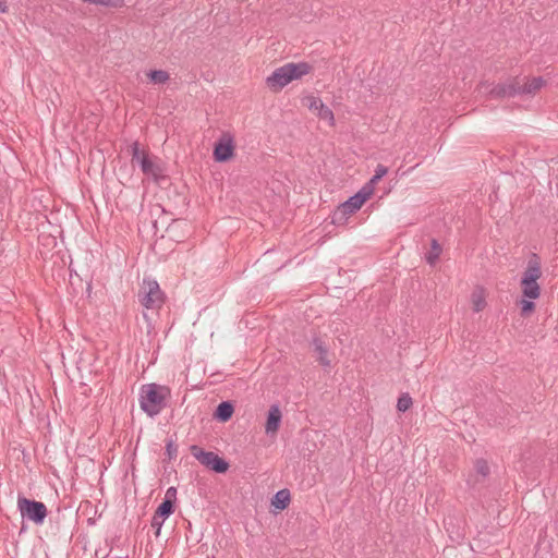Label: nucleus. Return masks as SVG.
I'll return each mask as SVG.
<instances>
[{"label": "nucleus", "instance_id": "nucleus-2", "mask_svg": "<svg viewBox=\"0 0 558 558\" xmlns=\"http://www.w3.org/2000/svg\"><path fill=\"white\" fill-rule=\"evenodd\" d=\"M311 66L305 62L287 63L276 69L271 75L266 78L267 86L274 90H280L293 80L306 75Z\"/></svg>", "mask_w": 558, "mask_h": 558}, {"label": "nucleus", "instance_id": "nucleus-29", "mask_svg": "<svg viewBox=\"0 0 558 558\" xmlns=\"http://www.w3.org/2000/svg\"><path fill=\"white\" fill-rule=\"evenodd\" d=\"M8 11V4L4 0H0V12L5 13Z\"/></svg>", "mask_w": 558, "mask_h": 558}, {"label": "nucleus", "instance_id": "nucleus-17", "mask_svg": "<svg viewBox=\"0 0 558 558\" xmlns=\"http://www.w3.org/2000/svg\"><path fill=\"white\" fill-rule=\"evenodd\" d=\"M313 345L315 352L318 354V361L324 366H329L330 362L327 357L328 350L319 338H314Z\"/></svg>", "mask_w": 558, "mask_h": 558}, {"label": "nucleus", "instance_id": "nucleus-11", "mask_svg": "<svg viewBox=\"0 0 558 558\" xmlns=\"http://www.w3.org/2000/svg\"><path fill=\"white\" fill-rule=\"evenodd\" d=\"M282 414L278 404H272L268 411L265 425L266 434H275L279 429Z\"/></svg>", "mask_w": 558, "mask_h": 558}, {"label": "nucleus", "instance_id": "nucleus-22", "mask_svg": "<svg viewBox=\"0 0 558 558\" xmlns=\"http://www.w3.org/2000/svg\"><path fill=\"white\" fill-rule=\"evenodd\" d=\"M388 173V168L381 163L377 165L375 168V173L369 180V182L366 185L373 186L375 183H377L383 177H385Z\"/></svg>", "mask_w": 558, "mask_h": 558}, {"label": "nucleus", "instance_id": "nucleus-14", "mask_svg": "<svg viewBox=\"0 0 558 558\" xmlns=\"http://www.w3.org/2000/svg\"><path fill=\"white\" fill-rule=\"evenodd\" d=\"M233 405L229 401H222L215 411V417L220 422H227L233 414Z\"/></svg>", "mask_w": 558, "mask_h": 558}, {"label": "nucleus", "instance_id": "nucleus-10", "mask_svg": "<svg viewBox=\"0 0 558 558\" xmlns=\"http://www.w3.org/2000/svg\"><path fill=\"white\" fill-rule=\"evenodd\" d=\"M307 105L311 110L317 112V116L320 119L328 121L331 125L333 124V122H335L333 112L331 111V109L328 106H326L322 101L320 98L314 97V96L308 97Z\"/></svg>", "mask_w": 558, "mask_h": 558}, {"label": "nucleus", "instance_id": "nucleus-15", "mask_svg": "<svg viewBox=\"0 0 558 558\" xmlns=\"http://www.w3.org/2000/svg\"><path fill=\"white\" fill-rule=\"evenodd\" d=\"M290 497L291 495L289 489H280L271 499V505L278 510H283L289 506Z\"/></svg>", "mask_w": 558, "mask_h": 558}, {"label": "nucleus", "instance_id": "nucleus-18", "mask_svg": "<svg viewBox=\"0 0 558 558\" xmlns=\"http://www.w3.org/2000/svg\"><path fill=\"white\" fill-rule=\"evenodd\" d=\"M173 501L169 499H163V501L158 506L154 514L167 519L173 513Z\"/></svg>", "mask_w": 558, "mask_h": 558}, {"label": "nucleus", "instance_id": "nucleus-28", "mask_svg": "<svg viewBox=\"0 0 558 558\" xmlns=\"http://www.w3.org/2000/svg\"><path fill=\"white\" fill-rule=\"evenodd\" d=\"M175 496H177V489L175 487H169L166 492V497L165 499H169V500H172V499H175Z\"/></svg>", "mask_w": 558, "mask_h": 558}, {"label": "nucleus", "instance_id": "nucleus-5", "mask_svg": "<svg viewBox=\"0 0 558 558\" xmlns=\"http://www.w3.org/2000/svg\"><path fill=\"white\" fill-rule=\"evenodd\" d=\"M373 192V186L364 185L357 193L349 197V199H347L338 207L337 211L332 217V222L338 221L339 215H341V218H344L357 211L363 206V204L372 196Z\"/></svg>", "mask_w": 558, "mask_h": 558}, {"label": "nucleus", "instance_id": "nucleus-8", "mask_svg": "<svg viewBox=\"0 0 558 558\" xmlns=\"http://www.w3.org/2000/svg\"><path fill=\"white\" fill-rule=\"evenodd\" d=\"M144 284L143 291L138 293L140 303L148 310L159 307L162 303V292L159 284L154 280H144Z\"/></svg>", "mask_w": 558, "mask_h": 558}, {"label": "nucleus", "instance_id": "nucleus-12", "mask_svg": "<svg viewBox=\"0 0 558 558\" xmlns=\"http://www.w3.org/2000/svg\"><path fill=\"white\" fill-rule=\"evenodd\" d=\"M137 165L144 174L154 178L156 181L161 175V168L148 155H143Z\"/></svg>", "mask_w": 558, "mask_h": 558}, {"label": "nucleus", "instance_id": "nucleus-9", "mask_svg": "<svg viewBox=\"0 0 558 558\" xmlns=\"http://www.w3.org/2000/svg\"><path fill=\"white\" fill-rule=\"evenodd\" d=\"M233 150L234 145L232 136L229 134H223L215 145L214 158L218 162H225L232 157Z\"/></svg>", "mask_w": 558, "mask_h": 558}, {"label": "nucleus", "instance_id": "nucleus-23", "mask_svg": "<svg viewBox=\"0 0 558 558\" xmlns=\"http://www.w3.org/2000/svg\"><path fill=\"white\" fill-rule=\"evenodd\" d=\"M520 308H521L522 316H529L535 310V304H534L533 300L523 298L520 301Z\"/></svg>", "mask_w": 558, "mask_h": 558}, {"label": "nucleus", "instance_id": "nucleus-20", "mask_svg": "<svg viewBox=\"0 0 558 558\" xmlns=\"http://www.w3.org/2000/svg\"><path fill=\"white\" fill-rule=\"evenodd\" d=\"M441 253V247L438 242L434 239L432 240V246L429 253L426 255V260L429 265H434L436 260L439 258Z\"/></svg>", "mask_w": 558, "mask_h": 558}, {"label": "nucleus", "instance_id": "nucleus-24", "mask_svg": "<svg viewBox=\"0 0 558 558\" xmlns=\"http://www.w3.org/2000/svg\"><path fill=\"white\" fill-rule=\"evenodd\" d=\"M166 453L170 460L174 459L178 454V446H177L175 441L171 438L167 440Z\"/></svg>", "mask_w": 558, "mask_h": 558}, {"label": "nucleus", "instance_id": "nucleus-25", "mask_svg": "<svg viewBox=\"0 0 558 558\" xmlns=\"http://www.w3.org/2000/svg\"><path fill=\"white\" fill-rule=\"evenodd\" d=\"M132 150V161L138 163L143 155H147L146 153L141 151L140 144L134 142L131 146Z\"/></svg>", "mask_w": 558, "mask_h": 558}, {"label": "nucleus", "instance_id": "nucleus-4", "mask_svg": "<svg viewBox=\"0 0 558 558\" xmlns=\"http://www.w3.org/2000/svg\"><path fill=\"white\" fill-rule=\"evenodd\" d=\"M17 509L23 519H27L37 525H41L47 517V507L44 502L31 500L26 497L19 496Z\"/></svg>", "mask_w": 558, "mask_h": 558}, {"label": "nucleus", "instance_id": "nucleus-26", "mask_svg": "<svg viewBox=\"0 0 558 558\" xmlns=\"http://www.w3.org/2000/svg\"><path fill=\"white\" fill-rule=\"evenodd\" d=\"M476 472L483 476H486L489 473V466L487 462L483 459H478L475 463Z\"/></svg>", "mask_w": 558, "mask_h": 558}, {"label": "nucleus", "instance_id": "nucleus-3", "mask_svg": "<svg viewBox=\"0 0 558 558\" xmlns=\"http://www.w3.org/2000/svg\"><path fill=\"white\" fill-rule=\"evenodd\" d=\"M542 277L541 262L537 255H533L526 265L521 278L522 296L536 300L541 295V287L537 280Z\"/></svg>", "mask_w": 558, "mask_h": 558}, {"label": "nucleus", "instance_id": "nucleus-21", "mask_svg": "<svg viewBox=\"0 0 558 558\" xmlns=\"http://www.w3.org/2000/svg\"><path fill=\"white\" fill-rule=\"evenodd\" d=\"M412 405V398L409 393H402L397 401V409L400 412L408 411Z\"/></svg>", "mask_w": 558, "mask_h": 558}, {"label": "nucleus", "instance_id": "nucleus-1", "mask_svg": "<svg viewBox=\"0 0 558 558\" xmlns=\"http://www.w3.org/2000/svg\"><path fill=\"white\" fill-rule=\"evenodd\" d=\"M169 390L157 384L143 385L140 390V407L150 417L158 415L165 408Z\"/></svg>", "mask_w": 558, "mask_h": 558}, {"label": "nucleus", "instance_id": "nucleus-6", "mask_svg": "<svg viewBox=\"0 0 558 558\" xmlns=\"http://www.w3.org/2000/svg\"><path fill=\"white\" fill-rule=\"evenodd\" d=\"M478 92L483 95H488L490 98H509L520 95V82L512 80L509 83L490 84L483 83L480 85Z\"/></svg>", "mask_w": 558, "mask_h": 558}, {"label": "nucleus", "instance_id": "nucleus-19", "mask_svg": "<svg viewBox=\"0 0 558 558\" xmlns=\"http://www.w3.org/2000/svg\"><path fill=\"white\" fill-rule=\"evenodd\" d=\"M147 76L151 83L157 85L165 84L169 80V73L163 70H150Z\"/></svg>", "mask_w": 558, "mask_h": 558}, {"label": "nucleus", "instance_id": "nucleus-27", "mask_svg": "<svg viewBox=\"0 0 558 558\" xmlns=\"http://www.w3.org/2000/svg\"><path fill=\"white\" fill-rule=\"evenodd\" d=\"M166 519L163 518H160L156 514L153 515V519H151V527H154L156 530V535L158 536L159 533H160V530H161V526L163 525V522H165Z\"/></svg>", "mask_w": 558, "mask_h": 558}, {"label": "nucleus", "instance_id": "nucleus-16", "mask_svg": "<svg viewBox=\"0 0 558 558\" xmlns=\"http://www.w3.org/2000/svg\"><path fill=\"white\" fill-rule=\"evenodd\" d=\"M544 85V80L542 77H533L525 82L524 84L520 83V95L522 94H534L539 90Z\"/></svg>", "mask_w": 558, "mask_h": 558}, {"label": "nucleus", "instance_id": "nucleus-13", "mask_svg": "<svg viewBox=\"0 0 558 558\" xmlns=\"http://www.w3.org/2000/svg\"><path fill=\"white\" fill-rule=\"evenodd\" d=\"M472 308L475 313L482 312L486 306V294L483 287H476L471 294Z\"/></svg>", "mask_w": 558, "mask_h": 558}, {"label": "nucleus", "instance_id": "nucleus-7", "mask_svg": "<svg viewBox=\"0 0 558 558\" xmlns=\"http://www.w3.org/2000/svg\"><path fill=\"white\" fill-rule=\"evenodd\" d=\"M191 453L201 464L216 473H225L229 468V463L217 453L205 451L196 445L191 447Z\"/></svg>", "mask_w": 558, "mask_h": 558}]
</instances>
